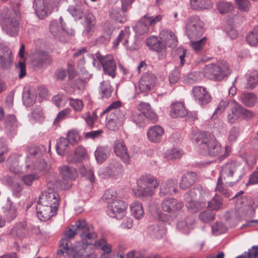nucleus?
Here are the masks:
<instances>
[{"label":"nucleus","instance_id":"1","mask_svg":"<svg viewBox=\"0 0 258 258\" xmlns=\"http://www.w3.org/2000/svg\"><path fill=\"white\" fill-rule=\"evenodd\" d=\"M58 193L51 188L42 192L36 206L37 215L42 221H46L56 215L59 204Z\"/></svg>","mask_w":258,"mask_h":258},{"label":"nucleus","instance_id":"2","mask_svg":"<svg viewBox=\"0 0 258 258\" xmlns=\"http://www.w3.org/2000/svg\"><path fill=\"white\" fill-rule=\"evenodd\" d=\"M77 234H79L83 242L88 245L91 244V240L97 237L93 227L84 219L76 221L74 225L69 227L65 232V236L69 239L73 238Z\"/></svg>","mask_w":258,"mask_h":258},{"label":"nucleus","instance_id":"3","mask_svg":"<svg viewBox=\"0 0 258 258\" xmlns=\"http://www.w3.org/2000/svg\"><path fill=\"white\" fill-rule=\"evenodd\" d=\"M137 188L133 189L134 195L137 197H148L153 195L159 182L153 176L148 174L142 176L137 180Z\"/></svg>","mask_w":258,"mask_h":258},{"label":"nucleus","instance_id":"4","mask_svg":"<svg viewBox=\"0 0 258 258\" xmlns=\"http://www.w3.org/2000/svg\"><path fill=\"white\" fill-rule=\"evenodd\" d=\"M103 197L108 200L107 214L109 216L116 219H121L125 215L127 208L125 203L116 198V193L106 191Z\"/></svg>","mask_w":258,"mask_h":258},{"label":"nucleus","instance_id":"5","mask_svg":"<svg viewBox=\"0 0 258 258\" xmlns=\"http://www.w3.org/2000/svg\"><path fill=\"white\" fill-rule=\"evenodd\" d=\"M243 165L235 160H230L226 163L221 170L220 177L233 179V183L238 182L244 175Z\"/></svg>","mask_w":258,"mask_h":258},{"label":"nucleus","instance_id":"6","mask_svg":"<svg viewBox=\"0 0 258 258\" xmlns=\"http://www.w3.org/2000/svg\"><path fill=\"white\" fill-rule=\"evenodd\" d=\"M16 13L8 10L4 9L0 14L3 28L6 32L11 36L17 35L19 22L17 18Z\"/></svg>","mask_w":258,"mask_h":258},{"label":"nucleus","instance_id":"7","mask_svg":"<svg viewBox=\"0 0 258 258\" xmlns=\"http://www.w3.org/2000/svg\"><path fill=\"white\" fill-rule=\"evenodd\" d=\"M204 74L209 79L221 81L230 75V70L227 62L223 61L218 64L207 65L204 68Z\"/></svg>","mask_w":258,"mask_h":258},{"label":"nucleus","instance_id":"8","mask_svg":"<svg viewBox=\"0 0 258 258\" xmlns=\"http://www.w3.org/2000/svg\"><path fill=\"white\" fill-rule=\"evenodd\" d=\"M49 29L55 38L62 42L67 41L75 33L73 30L66 28V24L61 17L59 18V21L53 20L51 22Z\"/></svg>","mask_w":258,"mask_h":258},{"label":"nucleus","instance_id":"9","mask_svg":"<svg viewBox=\"0 0 258 258\" xmlns=\"http://www.w3.org/2000/svg\"><path fill=\"white\" fill-rule=\"evenodd\" d=\"M162 19V15H155L152 12H149L133 27V29L137 34L140 35L148 33L149 31V27L154 26Z\"/></svg>","mask_w":258,"mask_h":258},{"label":"nucleus","instance_id":"10","mask_svg":"<svg viewBox=\"0 0 258 258\" xmlns=\"http://www.w3.org/2000/svg\"><path fill=\"white\" fill-rule=\"evenodd\" d=\"M123 171V166L120 162L116 159H111L107 166L101 167L99 169L98 175L102 178L118 177L121 175Z\"/></svg>","mask_w":258,"mask_h":258},{"label":"nucleus","instance_id":"11","mask_svg":"<svg viewBox=\"0 0 258 258\" xmlns=\"http://www.w3.org/2000/svg\"><path fill=\"white\" fill-rule=\"evenodd\" d=\"M204 24L198 16H192L188 19L186 24V34L189 39H196L203 34Z\"/></svg>","mask_w":258,"mask_h":258},{"label":"nucleus","instance_id":"12","mask_svg":"<svg viewBox=\"0 0 258 258\" xmlns=\"http://www.w3.org/2000/svg\"><path fill=\"white\" fill-rule=\"evenodd\" d=\"M202 147L207 148L209 154L215 156L221 151V147L216 138L210 133L202 134L200 137Z\"/></svg>","mask_w":258,"mask_h":258},{"label":"nucleus","instance_id":"13","mask_svg":"<svg viewBox=\"0 0 258 258\" xmlns=\"http://www.w3.org/2000/svg\"><path fill=\"white\" fill-rule=\"evenodd\" d=\"M85 249L83 247H76L72 248L70 246L68 239H62L60 241L58 254L63 256L70 255L74 258H85Z\"/></svg>","mask_w":258,"mask_h":258},{"label":"nucleus","instance_id":"14","mask_svg":"<svg viewBox=\"0 0 258 258\" xmlns=\"http://www.w3.org/2000/svg\"><path fill=\"white\" fill-rule=\"evenodd\" d=\"M95 56L101 64L104 73L112 78H115L116 66L113 57L109 55L103 56L99 52H97Z\"/></svg>","mask_w":258,"mask_h":258},{"label":"nucleus","instance_id":"15","mask_svg":"<svg viewBox=\"0 0 258 258\" xmlns=\"http://www.w3.org/2000/svg\"><path fill=\"white\" fill-rule=\"evenodd\" d=\"M120 42H122L123 45L126 47V49L131 51L137 50L139 47V45L134 40H130L128 28L121 31L117 38L114 42V45L117 46Z\"/></svg>","mask_w":258,"mask_h":258},{"label":"nucleus","instance_id":"16","mask_svg":"<svg viewBox=\"0 0 258 258\" xmlns=\"http://www.w3.org/2000/svg\"><path fill=\"white\" fill-rule=\"evenodd\" d=\"M114 152L115 155L126 164L131 163L130 156L127 151V147L122 139L116 140L113 146Z\"/></svg>","mask_w":258,"mask_h":258},{"label":"nucleus","instance_id":"17","mask_svg":"<svg viewBox=\"0 0 258 258\" xmlns=\"http://www.w3.org/2000/svg\"><path fill=\"white\" fill-rule=\"evenodd\" d=\"M192 94L195 100L201 105L208 104L212 99L210 93L207 91L206 88L203 87H194Z\"/></svg>","mask_w":258,"mask_h":258},{"label":"nucleus","instance_id":"18","mask_svg":"<svg viewBox=\"0 0 258 258\" xmlns=\"http://www.w3.org/2000/svg\"><path fill=\"white\" fill-rule=\"evenodd\" d=\"M13 61L12 52L6 46L0 45V66L5 70L10 68Z\"/></svg>","mask_w":258,"mask_h":258},{"label":"nucleus","instance_id":"19","mask_svg":"<svg viewBox=\"0 0 258 258\" xmlns=\"http://www.w3.org/2000/svg\"><path fill=\"white\" fill-rule=\"evenodd\" d=\"M161 205L164 211L171 213L180 210L184 205L176 199L167 198L162 201Z\"/></svg>","mask_w":258,"mask_h":258},{"label":"nucleus","instance_id":"20","mask_svg":"<svg viewBox=\"0 0 258 258\" xmlns=\"http://www.w3.org/2000/svg\"><path fill=\"white\" fill-rule=\"evenodd\" d=\"M156 84V77L151 73H146L143 75L139 83V87L141 91L147 92L154 88Z\"/></svg>","mask_w":258,"mask_h":258},{"label":"nucleus","instance_id":"21","mask_svg":"<svg viewBox=\"0 0 258 258\" xmlns=\"http://www.w3.org/2000/svg\"><path fill=\"white\" fill-rule=\"evenodd\" d=\"M242 106L234 100L230 101V108L227 115V119L229 123H233L241 117Z\"/></svg>","mask_w":258,"mask_h":258},{"label":"nucleus","instance_id":"22","mask_svg":"<svg viewBox=\"0 0 258 258\" xmlns=\"http://www.w3.org/2000/svg\"><path fill=\"white\" fill-rule=\"evenodd\" d=\"M159 36L161 40L164 42L165 45L171 48H174L177 46V38L172 31L168 30H162Z\"/></svg>","mask_w":258,"mask_h":258},{"label":"nucleus","instance_id":"23","mask_svg":"<svg viewBox=\"0 0 258 258\" xmlns=\"http://www.w3.org/2000/svg\"><path fill=\"white\" fill-rule=\"evenodd\" d=\"M177 182L173 180H169L161 183L160 186L159 195L160 196L172 195L177 192L176 188Z\"/></svg>","mask_w":258,"mask_h":258},{"label":"nucleus","instance_id":"24","mask_svg":"<svg viewBox=\"0 0 258 258\" xmlns=\"http://www.w3.org/2000/svg\"><path fill=\"white\" fill-rule=\"evenodd\" d=\"M121 106L120 101H115L111 103L107 108L103 111V113H106L111 110L113 112L116 116V118L119 123L122 122L125 116V111L124 109H120L118 108Z\"/></svg>","mask_w":258,"mask_h":258},{"label":"nucleus","instance_id":"25","mask_svg":"<svg viewBox=\"0 0 258 258\" xmlns=\"http://www.w3.org/2000/svg\"><path fill=\"white\" fill-rule=\"evenodd\" d=\"M138 110L145 117L149 120L155 122L157 120V115L151 109L150 105L146 102H141L138 105Z\"/></svg>","mask_w":258,"mask_h":258},{"label":"nucleus","instance_id":"26","mask_svg":"<svg viewBox=\"0 0 258 258\" xmlns=\"http://www.w3.org/2000/svg\"><path fill=\"white\" fill-rule=\"evenodd\" d=\"M187 112L183 103L174 102L170 107V115L172 118L183 117L186 115Z\"/></svg>","mask_w":258,"mask_h":258},{"label":"nucleus","instance_id":"27","mask_svg":"<svg viewBox=\"0 0 258 258\" xmlns=\"http://www.w3.org/2000/svg\"><path fill=\"white\" fill-rule=\"evenodd\" d=\"M163 133L162 127L159 125H155L148 130L147 137L151 142L157 143L161 140Z\"/></svg>","mask_w":258,"mask_h":258},{"label":"nucleus","instance_id":"28","mask_svg":"<svg viewBox=\"0 0 258 258\" xmlns=\"http://www.w3.org/2000/svg\"><path fill=\"white\" fill-rule=\"evenodd\" d=\"M59 171L61 176L64 180H74L78 175L75 168L66 165L59 167Z\"/></svg>","mask_w":258,"mask_h":258},{"label":"nucleus","instance_id":"29","mask_svg":"<svg viewBox=\"0 0 258 258\" xmlns=\"http://www.w3.org/2000/svg\"><path fill=\"white\" fill-rule=\"evenodd\" d=\"M197 179V174L194 172H188L181 178L179 185L181 188L185 189L189 187Z\"/></svg>","mask_w":258,"mask_h":258},{"label":"nucleus","instance_id":"30","mask_svg":"<svg viewBox=\"0 0 258 258\" xmlns=\"http://www.w3.org/2000/svg\"><path fill=\"white\" fill-rule=\"evenodd\" d=\"M190 5L191 9L198 11L209 9L212 7L210 0H190Z\"/></svg>","mask_w":258,"mask_h":258},{"label":"nucleus","instance_id":"31","mask_svg":"<svg viewBox=\"0 0 258 258\" xmlns=\"http://www.w3.org/2000/svg\"><path fill=\"white\" fill-rule=\"evenodd\" d=\"M4 209L5 218L8 222H11L15 219L17 216L16 209L13 205V203L9 198L7 199V203Z\"/></svg>","mask_w":258,"mask_h":258},{"label":"nucleus","instance_id":"32","mask_svg":"<svg viewBox=\"0 0 258 258\" xmlns=\"http://www.w3.org/2000/svg\"><path fill=\"white\" fill-rule=\"evenodd\" d=\"M86 155V149L82 146H78L75 151L74 156L71 154L67 156V161L69 163H76L81 161Z\"/></svg>","mask_w":258,"mask_h":258},{"label":"nucleus","instance_id":"33","mask_svg":"<svg viewBox=\"0 0 258 258\" xmlns=\"http://www.w3.org/2000/svg\"><path fill=\"white\" fill-rule=\"evenodd\" d=\"M150 234L155 238H160L165 233L164 223L159 221L157 223L151 225L149 228Z\"/></svg>","mask_w":258,"mask_h":258},{"label":"nucleus","instance_id":"34","mask_svg":"<svg viewBox=\"0 0 258 258\" xmlns=\"http://www.w3.org/2000/svg\"><path fill=\"white\" fill-rule=\"evenodd\" d=\"M7 166L10 171L15 174L23 172V169L19 166V159L16 155L11 156L7 160Z\"/></svg>","mask_w":258,"mask_h":258},{"label":"nucleus","instance_id":"35","mask_svg":"<svg viewBox=\"0 0 258 258\" xmlns=\"http://www.w3.org/2000/svg\"><path fill=\"white\" fill-rule=\"evenodd\" d=\"M132 215L137 219H140L144 215V211L142 204L139 201L133 202L130 206Z\"/></svg>","mask_w":258,"mask_h":258},{"label":"nucleus","instance_id":"36","mask_svg":"<svg viewBox=\"0 0 258 258\" xmlns=\"http://www.w3.org/2000/svg\"><path fill=\"white\" fill-rule=\"evenodd\" d=\"M26 229L24 225L21 223L16 224L11 229L10 234L14 238H21L26 235Z\"/></svg>","mask_w":258,"mask_h":258},{"label":"nucleus","instance_id":"37","mask_svg":"<svg viewBox=\"0 0 258 258\" xmlns=\"http://www.w3.org/2000/svg\"><path fill=\"white\" fill-rule=\"evenodd\" d=\"M84 5L78 4L75 6H70L68 11L76 19H81L84 16Z\"/></svg>","mask_w":258,"mask_h":258},{"label":"nucleus","instance_id":"38","mask_svg":"<svg viewBox=\"0 0 258 258\" xmlns=\"http://www.w3.org/2000/svg\"><path fill=\"white\" fill-rule=\"evenodd\" d=\"M48 5H46L44 0H34V8L37 15L44 16L47 15Z\"/></svg>","mask_w":258,"mask_h":258},{"label":"nucleus","instance_id":"39","mask_svg":"<svg viewBox=\"0 0 258 258\" xmlns=\"http://www.w3.org/2000/svg\"><path fill=\"white\" fill-rule=\"evenodd\" d=\"M241 100L244 105L252 107L256 102V96L252 93H243L241 96Z\"/></svg>","mask_w":258,"mask_h":258},{"label":"nucleus","instance_id":"40","mask_svg":"<svg viewBox=\"0 0 258 258\" xmlns=\"http://www.w3.org/2000/svg\"><path fill=\"white\" fill-rule=\"evenodd\" d=\"M69 141L67 138H60L57 140L56 145V149L57 153L63 156L66 154V150L69 146Z\"/></svg>","mask_w":258,"mask_h":258},{"label":"nucleus","instance_id":"41","mask_svg":"<svg viewBox=\"0 0 258 258\" xmlns=\"http://www.w3.org/2000/svg\"><path fill=\"white\" fill-rule=\"evenodd\" d=\"M109 14L111 19L120 23H123L126 20L124 15L120 13L118 8H111L109 11Z\"/></svg>","mask_w":258,"mask_h":258},{"label":"nucleus","instance_id":"42","mask_svg":"<svg viewBox=\"0 0 258 258\" xmlns=\"http://www.w3.org/2000/svg\"><path fill=\"white\" fill-rule=\"evenodd\" d=\"M100 90L102 97L108 98L111 96L113 89L109 81H104L101 83Z\"/></svg>","mask_w":258,"mask_h":258},{"label":"nucleus","instance_id":"43","mask_svg":"<svg viewBox=\"0 0 258 258\" xmlns=\"http://www.w3.org/2000/svg\"><path fill=\"white\" fill-rule=\"evenodd\" d=\"M186 206L191 212L195 213L206 207L205 202L200 203L196 202L195 200H190L187 201Z\"/></svg>","mask_w":258,"mask_h":258},{"label":"nucleus","instance_id":"44","mask_svg":"<svg viewBox=\"0 0 258 258\" xmlns=\"http://www.w3.org/2000/svg\"><path fill=\"white\" fill-rule=\"evenodd\" d=\"M208 207L216 211L221 209L222 207V199L221 197L216 194L211 200L208 201Z\"/></svg>","mask_w":258,"mask_h":258},{"label":"nucleus","instance_id":"45","mask_svg":"<svg viewBox=\"0 0 258 258\" xmlns=\"http://www.w3.org/2000/svg\"><path fill=\"white\" fill-rule=\"evenodd\" d=\"M50 57L48 53L45 51H40L37 53L35 60L37 65L43 67L49 62Z\"/></svg>","mask_w":258,"mask_h":258},{"label":"nucleus","instance_id":"46","mask_svg":"<svg viewBox=\"0 0 258 258\" xmlns=\"http://www.w3.org/2000/svg\"><path fill=\"white\" fill-rule=\"evenodd\" d=\"M108 151L103 147H98L95 152V156L98 163H102L107 158Z\"/></svg>","mask_w":258,"mask_h":258},{"label":"nucleus","instance_id":"47","mask_svg":"<svg viewBox=\"0 0 258 258\" xmlns=\"http://www.w3.org/2000/svg\"><path fill=\"white\" fill-rule=\"evenodd\" d=\"M215 213L212 210L208 209L201 212L199 216L200 219L205 223H208L214 220Z\"/></svg>","mask_w":258,"mask_h":258},{"label":"nucleus","instance_id":"48","mask_svg":"<svg viewBox=\"0 0 258 258\" xmlns=\"http://www.w3.org/2000/svg\"><path fill=\"white\" fill-rule=\"evenodd\" d=\"M231 100L228 101L227 99L222 100L216 108L212 118L213 119L217 118L218 115L224 111L227 106L230 108V101Z\"/></svg>","mask_w":258,"mask_h":258},{"label":"nucleus","instance_id":"49","mask_svg":"<svg viewBox=\"0 0 258 258\" xmlns=\"http://www.w3.org/2000/svg\"><path fill=\"white\" fill-rule=\"evenodd\" d=\"M85 23L86 24V30L88 33L92 32L95 28L96 18L91 13L85 15Z\"/></svg>","mask_w":258,"mask_h":258},{"label":"nucleus","instance_id":"50","mask_svg":"<svg viewBox=\"0 0 258 258\" xmlns=\"http://www.w3.org/2000/svg\"><path fill=\"white\" fill-rule=\"evenodd\" d=\"M246 41L252 46L258 44V26L255 27L247 36Z\"/></svg>","mask_w":258,"mask_h":258},{"label":"nucleus","instance_id":"51","mask_svg":"<svg viewBox=\"0 0 258 258\" xmlns=\"http://www.w3.org/2000/svg\"><path fill=\"white\" fill-rule=\"evenodd\" d=\"M95 245L97 248L101 249L105 253L109 254L111 252V245L107 243L104 238L96 241L95 243Z\"/></svg>","mask_w":258,"mask_h":258},{"label":"nucleus","instance_id":"52","mask_svg":"<svg viewBox=\"0 0 258 258\" xmlns=\"http://www.w3.org/2000/svg\"><path fill=\"white\" fill-rule=\"evenodd\" d=\"M36 96L31 91L25 92L23 95V102L26 106H30L34 104Z\"/></svg>","mask_w":258,"mask_h":258},{"label":"nucleus","instance_id":"53","mask_svg":"<svg viewBox=\"0 0 258 258\" xmlns=\"http://www.w3.org/2000/svg\"><path fill=\"white\" fill-rule=\"evenodd\" d=\"M190 45L193 50L197 53L201 52L204 46L206 44L207 39L205 37L200 40L195 41L194 39H190Z\"/></svg>","mask_w":258,"mask_h":258},{"label":"nucleus","instance_id":"54","mask_svg":"<svg viewBox=\"0 0 258 258\" xmlns=\"http://www.w3.org/2000/svg\"><path fill=\"white\" fill-rule=\"evenodd\" d=\"M247 81V88L252 89L254 88L258 84V72L255 71L250 73Z\"/></svg>","mask_w":258,"mask_h":258},{"label":"nucleus","instance_id":"55","mask_svg":"<svg viewBox=\"0 0 258 258\" xmlns=\"http://www.w3.org/2000/svg\"><path fill=\"white\" fill-rule=\"evenodd\" d=\"M181 156V151L175 148L167 150L164 155V157L168 160L179 158Z\"/></svg>","mask_w":258,"mask_h":258},{"label":"nucleus","instance_id":"56","mask_svg":"<svg viewBox=\"0 0 258 258\" xmlns=\"http://www.w3.org/2000/svg\"><path fill=\"white\" fill-rule=\"evenodd\" d=\"M5 124L6 127L10 130H14L17 126V120L15 115L10 114L7 116Z\"/></svg>","mask_w":258,"mask_h":258},{"label":"nucleus","instance_id":"57","mask_svg":"<svg viewBox=\"0 0 258 258\" xmlns=\"http://www.w3.org/2000/svg\"><path fill=\"white\" fill-rule=\"evenodd\" d=\"M217 6L218 10L222 14L227 13L233 8L231 4L225 2H220L217 4Z\"/></svg>","mask_w":258,"mask_h":258},{"label":"nucleus","instance_id":"58","mask_svg":"<svg viewBox=\"0 0 258 258\" xmlns=\"http://www.w3.org/2000/svg\"><path fill=\"white\" fill-rule=\"evenodd\" d=\"M223 179V178L221 177L218 178L215 190L222 194L225 197L229 198L230 194L228 192L227 189L224 188L222 185V181Z\"/></svg>","mask_w":258,"mask_h":258},{"label":"nucleus","instance_id":"59","mask_svg":"<svg viewBox=\"0 0 258 258\" xmlns=\"http://www.w3.org/2000/svg\"><path fill=\"white\" fill-rule=\"evenodd\" d=\"M39 176L37 174H28L23 177L22 180L26 185L30 186L34 181L37 180Z\"/></svg>","mask_w":258,"mask_h":258},{"label":"nucleus","instance_id":"60","mask_svg":"<svg viewBox=\"0 0 258 258\" xmlns=\"http://www.w3.org/2000/svg\"><path fill=\"white\" fill-rule=\"evenodd\" d=\"M71 111V109L67 108L59 112L53 121V124L55 125L57 124L60 121L65 119L67 116L70 114Z\"/></svg>","mask_w":258,"mask_h":258},{"label":"nucleus","instance_id":"61","mask_svg":"<svg viewBox=\"0 0 258 258\" xmlns=\"http://www.w3.org/2000/svg\"><path fill=\"white\" fill-rule=\"evenodd\" d=\"M213 232L216 234H220L225 233L227 229L221 222H216L212 226Z\"/></svg>","mask_w":258,"mask_h":258},{"label":"nucleus","instance_id":"62","mask_svg":"<svg viewBox=\"0 0 258 258\" xmlns=\"http://www.w3.org/2000/svg\"><path fill=\"white\" fill-rule=\"evenodd\" d=\"M70 104L73 108V109L77 111H81L83 108V103L81 100L75 99L70 98Z\"/></svg>","mask_w":258,"mask_h":258},{"label":"nucleus","instance_id":"63","mask_svg":"<svg viewBox=\"0 0 258 258\" xmlns=\"http://www.w3.org/2000/svg\"><path fill=\"white\" fill-rule=\"evenodd\" d=\"M35 158L34 157H27L25 162V171H31L36 170V164L34 163Z\"/></svg>","mask_w":258,"mask_h":258},{"label":"nucleus","instance_id":"64","mask_svg":"<svg viewBox=\"0 0 258 258\" xmlns=\"http://www.w3.org/2000/svg\"><path fill=\"white\" fill-rule=\"evenodd\" d=\"M235 3L240 11L244 12L249 11L250 3L248 0H235Z\"/></svg>","mask_w":258,"mask_h":258}]
</instances>
